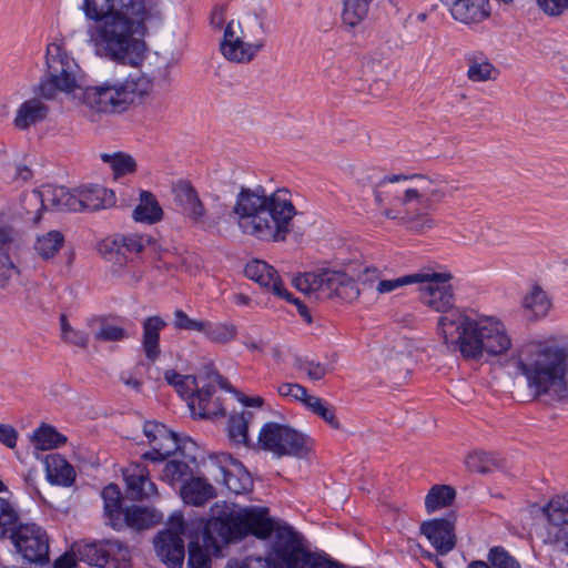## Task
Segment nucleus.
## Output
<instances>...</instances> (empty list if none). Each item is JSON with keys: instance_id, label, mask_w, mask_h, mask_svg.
I'll use <instances>...</instances> for the list:
<instances>
[{"instance_id": "a211bd4d", "label": "nucleus", "mask_w": 568, "mask_h": 568, "mask_svg": "<svg viewBox=\"0 0 568 568\" xmlns=\"http://www.w3.org/2000/svg\"><path fill=\"white\" fill-rule=\"evenodd\" d=\"M215 386L212 382L197 384L195 392L189 397L187 406L193 416L207 418L224 414L220 398L213 397Z\"/></svg>"}, {"instance_id": "3c124183", "label": "nucleus", "mask_w": 568, "mask_h": 568, "mask_svg": "<svg viewBox=\"0 0 568 568\" xmlns=\"http://www.w3.org/2000/svg\"><path fill=\"white\" fill-rule=\"evenodd\" d=\"M410 357L406 353H390L385 365L394 379H405L409 373Z\"/></svg>"}, {"instance_id": "f8f14e48", "label": "nucleus", "mask_w": 568, "mask_h": 568, "mask_svg": "<svg viewBox=\"0 0 568 568\" xmlns=\"http://www.w3.org/2000/svg\"><path fill=\"white\" fill-rule=\"evenodd\" d=\"M184 520L180 514L170 517V526L154 538V549L159 559L168 568H181L185 557Z\"/></svg>"}, {"instance_id": "c756f323", "label": "nucleus", "mask_w": 568, "mask_h": 568, "mask_svg": "<svg viewBox=\"0 0 568 568\" xmlns=\"http://www.w3.org/2000/svg\"><path fill=\"white\" fill-rule=\"evenodd\" d=\"M41 195L43 201L49 202L57 210L81 211L77 191H70L65 186L55 184L43 185Z\"/></svg>"}, {"instance_id": "9d476101", "label": "nucleus", "mask_w": 568, "mask_h": 568, "mask_svg": "<svg viewBox=\"0 0 568 568\" xmlns=\"http://www.w3.org/2000/svg\"><path fill=\"white\" fill-rule=\"evenodd\" d=\"M275 549L284 559L286 568H343L323 556L306 551L297 534L288 526L276 529Z\"/></svg>"}, {"instance_id": "49530a36", "label": "nucleus", "mask_w": 568, "mask_h": 568, "mask_svg": "<svg viewBox=\"0 0 568 568\" xmlns=\"http://www.w3.org/2000/svg\"><path fill=\"white\" fill-rule=\"evenodd\" d=\"M20 281V271L9 254H0V288L13 292Z\"/></svg>"}, {"instance_id": "e433bc0d", "label": "nucleus", "mask_w": 568, "mask_h": 568, "mask_svg": "<svg viewBox=\"0 0 568 568\" xmlns=\"http://www.w3.org/2000/svg\"><path fill=\"white\" fill-rule=\"evenodd\" d=\"M64 235L58 230H51L36 237L33 250L44 261H49L62 248Z\"/></svg>"}, {"instance_id": "de8ad7c7", "label": "nucleus", "mask_w": 568, "mask_h": 568, "mask_svg": "<svg viewBox=\"0 0 568 568\" xmlns=\"http://www.w3.org/2000/svg\"><path fill=\"white\" fill-rule=\"evenodd\" d=\"M313 414L317 415L325 423H327L334 429H341V423L335 414V408L324 402L322 398L312 395L311 398H307V403L305 406Z\"/></svg>"}, {"instance_id": "aec40b11", "label": "nucleus", "mask_w": 568, "mask_h": 568, "mask_svg": "<svg viewBox=\"0 0 568 568\" xmlns=\"http://www.w3.org/2000/svg\"><path fill=\"white\" fill-rule=\"evenodd\" d=\"M20 523L18 503L4 483L0 480V540L7 539Z\"/></svg>"}, {"instance_id": "8fccbe9b", "label": "nucleus", "mask_w": 568, "mask_h": 568, "mask_svg": "<svg viewBox=\"0 0 568 568\" xmlns=\"http://www.w3.org/2000/svg\"><path fill=\"white\" fill-rule=\"evenodd\" d=\"M324 271L316 273H306L303 276L295 278L294 284L295 287L303 292L306 295H311L312 293H321L323 295L326 294V284H324Z\"/></svg>"}, {"instance_id": "b1692460", "label": "nucleus", "mask_w": 568, "mask_h": 568, "mask_svg": "<svg viewBox=\"0 0 568 568\" xmlns=\"http://www.w3.org/2000/svg\"><path fill=\"white\" fill-rule=\"evenodd\" d=\"M49 114V106L40 99L32 98L24 101L17 110L13 124L18 130L29 128L44 121Z\"/></svg>"}, {"instance_id": "052dcab7", "label": "nucleus", "mask_w": 568, "mask_h": 568, "mask_svg": "<svg viewBox=\"0 0 568 568\" xmlns=\"http://www.w3.org/2000/svg\"><path fill=\"white\" fill-rule=\"evenodd\" d=\"M187 566L190 568H211V558L199 542L192 541L189 545Z\"/></svg>"}, {"instance_id": "4be33fe9", "label": "nucleus", "mask_w": 568, "mask_h": 568, "mask_svg": "<svg viewBox=\"0 0 568 568\" xmlns=\"http://www.w3.org/2000/svg\"><path fill=\"white\" fill-rule=\"evenodd\" d=\"M174 201L194 221H201L205 215V209L197 192L186 180H180L173 185Z\"/></svg>"}, {"instance_id": "c03bdc74", "label": "nucleus", "mask_w": 568, "mask_h": 568, "mask_svg": "<svg viewBox=\"0 0 568 568\" xmlns=\"http://www.w3.org/2000/svg\"><path fill=\"white\" fill-rule=\"evenodd\" d=\"M465 465L473 473L488 474L499 468L500 462L491 454L474 452L467 455Z\"/></svg>"}, {"instance_id": "09e8293b", "label": "nucleus", "mask_w": 568, "mask_h": 568, "mask_svg": "<svg viewBox=\"0 0 568 568\" xmlns=\"http://www.w3.org/2000/svg\"><path fill=\"white\" fill-rule=\"evenodd\" d=\"M468 71L467 77L470 81L481 82L491 79L495 70L494 65L486 58H477L476 55L467 57Z\"/></svg>"}, {"instance_id": "6ab92c4d", "label": "nucleus", "mask_w": 568, "mask_h": 568, "mask_svg": "<svg viewBox=\"0 0 568 568\" xmlns=\"http://www.w3.org/2000/svg\"><path fill=\"white\" fill-rule=\"evenodd\" d=\"M444 196L445 192L438 180H418L417 185L405 190L402 202L405 205L415 203L417 206L428 209Z\"/></svg>"}, {"instance_id": "412c9836", "label": "nucleus", "mask_w": 568, "mask_h": 568, "mask_svg": "<svg viewBox=\"0 0 568 568\" xmlns=\"http://www.w3.org/2000/svg\"><path fill=\"white\" fill-rule=\"evenodd\" d=\"M324 284H326L327 296H337L341 300L352 303L359 296V288L355 281L343 272L324 271Z\"/></svg>"}, {"instance_id": "c9c22d12", "label": "nucleus", "mask_w": 568, "mask_h": 568, "mask_svg": "<svg viewBox=\"0 0 568 568\" xmlns=\"http://www.w3.org/2000/svg\"><path fill=\"white\" fill-rule=\"evenodd\" d=\"M204 326L202 334L213 344H230L234 342L239 335V328L232 322L205 321Z\"/></svg>"}, {"instance_id": "ddd939ff", "label": "nucleus", "mask_w": 568, "mask_h": 568, "mask_svg": "<svg viewBox=\"0 0 568 568\" xmlns=\"http://www.w3.org/2000/svg\"><path fill=\"white\" fill-rule=\"evenodd\" d=\"M547 525L542 541L555 551L568 555V493L556 496L544 507Z\"/></svg>"}, {"instance_id": "72a5a7b5", "label": "nucleus", "mask_w": 568, "mask_h": 568, "mask_svg": "<svg viewBox=\"0 0 568 568\" xmlns=\"http://www.w3.org/2000/svg\"><path fill=\"white\" fill-rule=\"evenodd\" d=\"M163 217V210L155 196L149 191L140 193V202L133 210V219L138 222L154 224Z\"/></svg>"}, {"instance_id": "f3484780", "label": "nucleus", "mask_w": 568, "mask_h": 568, "mask_svg": "<svg viewBox=\"0 0 568 568\" xmlns=\"http://www.w3.org/2000/svg\"><path fill=\"white\" fill-rule=\"evenodd\" d=\"M244 273L247 278L256 282L260 286L272 292L275 296L290 298V292L283 287L277 271L266 262L254 260L246 264Z\"/></svg>"}, {"instance_id": "603ef678", "label": "nucleus", "mask_w": 568, "mask_h": 568, "mask_svg": "<svg viewBox=\"0 0 568 568\" xmlns=\"http://www.w3.org/2000/svg\"><path fill=\"white\" fill-rule=\"evenodd\" d=\"M60 324H61V337L65 343L74 345L80 348L88 347L89 341H90L88 333L77 329V328H73L69 324L67 316L64 314H62L60 316Z\"/></svg>"}, {"instance_id": "20e7f679", "label": "nucleus", "mask_w": 568, "mask_h": 568, "mask_svg": "<svg viewBox=\"0 0 568 568\" xmlns=\"http://www.w3.org/2000/svg\"><path fill=\"white\" fill-rule=\"evenodd\" d=\"M515 367L536 398L561 402L568 397L567 346L549 339L527 343L517 352Z\"/></svg>"}, {"instance_id": "774afa93", "label": "nucleus", "mask_w": 568, "mask_h": 568, "mask_svg": "<svg viewBox=\"0 0 568 568\" xmlns=\"http://www.w3.org/2000/svg\"><path fill=\"white\" fill-rule=\"evenodd\" d=\"M197 378L194 375H184L183 382L176 385V392L189 400V397L195 392L197 387Z\"/></svg>"}, {"instance_id": "393cba45", "label": "nucleus", "mask_w": 568, "mask_h": 568, "mask_svg": "<svg viewBox=\"0 0 568 568\" xmlns=\"http://www.w3.org/2000/svg\"><path fill=\"white\" fill-rule=\"evenodd\" d=\"M150 243V237L141 234H116L111 239H106L101 243V251L115 252L120 254H139Z\"/></svg>"}, {"instance_id": "c85d7f7f", "label": "nucleus", "mask_w": 568, "mask_h": 568, "mask_svg": "<svg viewBox=\"0 0 568 568\" xmlns=\"http://www.w3.org/2000/svg\"><path fill=\"white\" fill-rule=\"evenodd\" d=\"M87 326L100 342H120L129 338V332L115 325L108 316H91L87 320Z\"/></svg>"}, {"instance_id": "5fc2aeb1", "label": "nucleus", "mask_w": 568, "mask_h": 568, "mask_svg": "<svg viewBox=\"0 0 568 568\" xmlns=\"http://www.w3.org/2000/svg\"><path fill=\"white\" fill-rule=\"evenodd\" d=\"M419 278L420 276H418V272L390 280L382 277V280L378 281L376 285V292L378 294H388L403 286L416 284L419 281Z\"/></svg>"}, {"instance_id": "dca6fc26", "label": "nucleus", "mask_w": 568, "mask_h": 568, "mask_svg": "<svg viewBox=\"0 0 568 568\" xmlns=\"http://www.w3.org/2000/svg\"><path fill=\"white\" fill-rule=\"evenodd\" d=\"M420 531L439 555L448 554L456 545L455 526L447 518L425 521L420 526Z\"/></svg>"}, {"instance_id": "9b49d317", "label": "nucleus", "mask_w": 568, "mask_h": 568, "mask_svg": "<svg viewBox=\"0 0 568 568\" xmlns=\"http://www.w3.org/2000/svg\"><path fill=\"white\" fill-rule=\"evenodd\" d=\"M16 551L22 558L37 566H44L49 558V537L47 531L33 523H20L8 536Z\"/></svg>"}, {"instance_id": "2eb2a0df", "label": "nucleus", "mask_w": 568, "mask_h": 568, "mask_svg": "<svg viewBox=\"0 0 568 568\" xmlns=\"http://www.w3.org/2000/svg\"><path fill=\"white\" fill-rule=\"evenodd\" d=\"M123 478L128 497L132 500H144L158 497L156 485L150 477V470L141 462L131 463L123 469Z\"/></svg>"}, {"instance_id": "0e129e2a", "label": "nucleus", "mask_w": 568, "mask_h": 568, "mask_svg": "<svg viewBox=\"0 0 568 568\" xmlns=\"http://www.w3.org/2000/svg\"><path fill=\"white\" fill-rule=\"evenodd\" d=\"M403 224L407 225L408 229L417 233H424L435 226L434 220L427 214H420L416 216L405 215Z\"/></svg>"}, {"instance_id": "423d86ee", "label": "nucleus", "mask_w": 568, "mask_h": 568, "mask_svg": "<svg viewBox=\"0 0 568 568\" xmlns=\"http://www.w3.org/2000/svg\"><path fill=\"white\" fill-rule=\"evenodd\" d=\"M151 88L150 79L135 72L123 80H105L83 88L77 102L94 113H122L146 95Z\"/></svg>"}, {"instance_id": "f704fd0d", "label": "nucleus", "mask_w": 568, "mask_h": 568, "mask_svg": "<svg viewBox=\"0 0 568 568\" xmlns=\"http://www.w3.org/2000/svg\"><path fill=\"white\" fill-rule=\"evenodd\" d=\"M102 498L104 501V513L108 517L109 524L114 529H122V515L121 507V491L116 485L110 484L102 490Z\"/></svg>"}, {"instance_id": "4468645a", "label": "nucleus", "mask_w": 568, "mask_h": 568, "mask_svg": "<svg viewBox=\"0 0 568 568\" xmlns=\"http://www.w3.org/2000/svg\"><path fill=\"white\" fill-rule=\"evenodd\" d=\"M244 38L245 33L241 23H235L233 20L230 21L224 29L223 39L220 43L222 55L226 60L236 63L252 61L264 43H248L243 40Z\"/></svg>"}, {"instance_id": "338daca9", "label": "nucleus", "mask_w": 568, "mask_h": 568, "mask_svg": "<svg viewBox=\"0 0 568 568\" xmlns=\"http://www.w3.org/2000/svg\"><path fill=\"white\" fill-rule=\"evenodd\" d=\"M19 434L17 429L9 425L0 423V443L8 448H14Z\"/></svg>"}, {"instance_id": "6e6552de", "label": "nucleus", "mask_w": 568, "mask_h": 568, "mask_svg": "<svg viewBox=\"0 0 568 568\" xmlns=\"http://www.w3.org/2000/svg\"><path fill=\"white\" fill-rule=\"evenodd\" d=\"M258 446L276 457L303 458L312 450L313 440L288 425L270 422L260 430Z\"/></svg>"}, {"instance_id": "a19ab883", "label": "nucleus", "mask_w": 568, "mask_h": 568, "mask_svg": "<svg viewBox=\"0 0 568 568\" xmlns=\"http://www.w3.org/2000/svg\"><path fill=\"white\" fill-rule=\"evenodd\" d=\"M374 0H344L343 1V22L349 27L358 26L368 14L371 4Z\"/></svg>"}, {"instance_id": "864d4df0", "label": "nucleus", "mask_w": 568, "mask_h": 568, "mask_svg": "<svg viewBox=\"0 0 568 568\" xmlns=\"http://www.w3.org/2000/svg\"><path fill=\"white\" fill-rule=\"evenodd\" d=\"M465 234L462 235L466 244L470 243H486L487 232L490 230V225L485 221H471L464 227Z\"/></svg>"}, {"instance_id": "0eeeda50", "label": "nucleus", "mask_w": 568, "mask_h": 568, "mask_svg": "<svg viewBox=\"0 0 568 568\" xmlns=\"http://www.w3.org/2000/svg\"><path fill=\"white\" fill-rule=\"evenodd\" d=\"M78 64L62 47L50 43L47 48V71L37 87V92L47 100L63 92L78 101L79 91L83 90L78 82Z\"/></svg>"}, {"instance_id": "f257e3e1", "label": "nucleus", "mask_w": 568, "mask_h": 568, "mask_svg": "<svg viewBox=\"0 0 568 568\" xmlns=\"http://www.w3.org/2000/svg\"><path fill=\"white\" fill-rule=\"evenodd\" d=\"M422 303L440 313L437 333L448 349L458 351L465 359L479 361L484 355L499 356L511 348V338L501 321L491 316L471 318L455 306L450 273L432 270L418 272Z\"/></svg>"}, {"instance_id": "39448f33", "label": "nucleus", "mask_w": 568, "mask_h": 568, "mask_svg": "<svg viewBox=\"0 0 568 568\" xmlns=\"http://www.w3.org/2000/svg\"><path fill=\"white\" fill-rule=\"evenodd\" d=\"M281 527L268 516L265 507H245L224 517L211 519L205 526L204 541L215 549L224 544L254 535L264 539L272 535V551L265 558L247 557L239 566L227 568H286L282 556L275 549V531Z\"/></svg>"}, {"instance_id": "69168bd1", "label": "nucleus", "mask_w": 568, "mask_h": 568, "mask_svg": "<svg viewBox=\"0 0 568 568\" xmlns=\"http://www.w3.org/2000/svg\"><path fill=\"white\" fill-rule=\"evenodd\" d=\"M540 9L549 16H559L568 7V0H537Z\"/></svg>"}, {"instance_id": "ea45409f", "label": "nucleus", "mask_w": 568, "mask_h": 568, "mask_svg": "<svg viewBox=\"0 0 568 568\" xmlns=\"http://www.w3.org/2000/svg\"><path fill=\"white\" fill-rule=\"evenodd\" d=\"M456 497V491L448 485L433 486L425 497V507L428 514L452 505Z\"/></svg>"}, {"instance_id": "7ed1b4c3", "label": "nucleus", "mask_w": 568, "mask_h": 568, "mask_svg": "<svg viewBox=\"0 0 568 568\" xmlns=\"http://www.w3.org/2000/svg\"><path fill=\"white\" fill-rule=\"evenodd\" d=\"M233 213L244 234L261 241L280 242L290 233L296 211L286 189H278L271 194L260 189H242Z\"/></svg>"}, {"instance_id": "473e14b6", "label": "nucleus", "mask_w": 568, "mask_h": 568, "mask_svg": "<svg viewBox=\"0 0 568 568\" xmlns=\"http://www.w3.org/2000/svg\"><path fill=\"white\" fill-rule=\"evenodd\" d=\"M523 308L526 316L540 318L548 314L551 302L539 285H532L523 298Z\"/></svg>"}, {"instance_id": "37998d69", "label": "nucleus", "mask_w": 568, "mask_h": 568, "mask_svg": "<svg viewBox=\"0 0 568 568\" xmlns=\"http://www.w3.org/2000/svg\"><path fill=\"white\" fill-rule=\"evenodd\" d=\"M101 159L104 163H109L113 170L114 178L131 175L136 173L135 160L126 153L116 152L114 154H101Z\"/></svg>"}, {"instance_id": "79ce46f5", "label": "nucleus", "mask_w": 568, "mask_h": 568, "mask_svg": "<svg viewBox=\"0 0 568 568\" xmlns=\"http://www.w3.org/2000/svg\"><path fill=\"white\" fill-rule=\"evenodd\" d=\"M234 470L221 469L224 485L234 494H242L250 490L252 487L251 476L243 470L239 464H234Z\"/></svg>"}, {"instance_id": "7c9ffc66", "label": "nucleus", "mask_w": 568, "mask_h": 568, "mask_svg": "<svg viewBox=\"0 0 568 568\" xmlns=\"http://www.w3.org/2000/svg\"><path fill=\"white\" fill-rule=\"evenodd\" d=\"M45 468L47 477L52 484L68 487L75 478L73 467L58 454L47 456Z\"/></svg>"}, {"instance_id": "bf43d9fd", "label": "nucleus", "mask_w": 568, "mask_h": 568, "mask_svg": "<svg viewBox=\"0 0 568 568\" xmlns=\"http://www.w3.org/2000/svg\"><path fill=\"white\" fill-rule=\"evenodd\" d=\"M205 321L191 318L184 311L174 312L173 324L176 329L202 333Z\"/></svg>"}, {"instance_id": "680f3d73", "label": "nucleus", "mask_w": 568, "mask_h": 568, "mask_svg": "<svg viewBox=\"0 0 568 568\" xmlns=\"http://www.w3.org/2000/svg\"><path fill=\"white\" fill-rule=\"evenodd\" d=\"M488 560L495 568H520L519 562L501 548H493L489 551Z\"/></svg>"}, {"instance_id": "6e6d98bb", "label": "nucleus", "mask_w": 568, "mask_h": 568, "mask_svg": "<svg viewBox=\"0 0 568 568\" xmlns=\"http://www.w3.org/2000/svg\"><path fill=\"white\" fill-rule=\"evenodd\" d=\"M276 390L281 397L300 402L304 406H306L307 398L312 397L307 389L297 383H282L276 387Z\"/></svg>"}, {"instance_id": "bb28decb", "label": "nucleus", "mask_w": 568, "mask_h": 568, "mask_svg": "<svg viewBox=\"0 0 568 568\" xmlns=\"http://www.w3.org/2000/svg\"><path fill=\"white\" fill-rule=\"evenodd\" d=\"M166 322L160 316L146 317L142 323V347L149 361L154 362L161 354L160 332Z\"/></svg>"}, {"instance_id": "4c0bfd02", "label": "nucleus", "mask_w": 568, "mask_h": 568, "mask_svg": "<svg viewBox=\"0 0 568 568\" xmlns=\"http://www.w3.org/2000/svg\"><path fill=\"white\" fill-rule=\"evenodd\" d=\"M253 419V413L250 410H243L242 413H235L230 416L229 419V437L236 445H247L248 443V424Z\"/></svg>"}, {"instance_id": "4d7b16f0", "label": "nucleus", "mask_w": 568, "mask_h": 568, "mask_svg": "<svg viewBox=\"0 0 568 568\" xmlns=\"http://www.w3.org/2000/svg\"><path fill=\"white\" fill-rule=\"evenodd\" d=\"M293 366L297 371L304 372L312 381H320L328 373L326 365L300 357L294 361Z\"/></svg>"}, {"instance_id": "a878e982", "label": "nucleus", "mask_w": 568, "mask_h": 568, "mask_svg": "<svg viewBox=\"0 0 568 568\" xmlns=\"http://www.w3.org/2000/svg\"><path fill=\"white\" fill-rule=\"evenodd\" d=\"M452 17L462 23H479L489 16L485 0H456L448 8Z\"/></svg>"}, {"instance_id": "13d9d810", "label": "nucleus", "mask_w": 568, "mask_h": 568, "mask_svg": "<svg viewBox=\"0 0 568 568\" xmlns=\"http://www.w3.org/2000/svg\"><path fill=\"white\" fill-rule=\"evenodd\" d=\"M244 24L251 36L265 34L268 30L266 26V10L258 9L247 13L244 18Z\"/></svg>"}, {"instance_id": "a18cd8bd", "label": "nucleus", "mask_w": 568, "mask_h": 568, "mask_svg": "<svg viewBox=\"0 0 568 568\" xmlns=\"http://www.w3.org/2000/svg\"><path fill=\"white\" fill-rule=\"evenodd\" d=\"M184 459H172L168 462L162 470L161 478L170 485H174L179 481L184 480L187 476L192 474V469L190 467L189 462H192L190 458L183 456Z\"/></svg>"}, {"instance_id": "e2e57ef3", "label": "nucleus", "mask_w": 568, "mask_h": 568, "mask_svg": "<svg viewBox=\"0 0 568 568\" xmlns=\"http://www.w3.org/2000/svg\"><path fill=\"white\" fill-rule=\"evenodd\" d=\"M18 246V233L11 226H0V254L4 253L10 255Z\"/></svg>"}, {"instance_id": "cd10ccee", "label": "nucleus", "mask_w": 568, "mask_h": 568, "mask_svg": "<svg viewBox=\"0 0 568 568\" xmlns=\"http://www.w3.org/2000/svg\"><path fill=\"white\" fill-rule=\"evenodd\" d=\"M180 494L185 504L196 507L203 506L216 495L214 487L201 477H192L186 480L182 485Z\"/></svg>"}, {"instance_id": "f03ea898", "label": "nucleus", "mask_w": 568, "mask_h": 568, "mask_svg": "<svg viewBox=\"0 0 568 568\" xmlns=\"http://www.w3.org/2000/svg\"><path fill=\"white\" fill-rule=\"evenodd\" d=\"M82 10L98 22L90 34L100 55L130 67L142 63L145 22L152 14L144 0H84Z\"/></svg>"}, {"instance_id": "2f4dec72", "label": "nucleus", "mask_w": 568, "mask_h": 568, "mask_svg": "<svg viewBox=\"0 0 568 568\" xmlns=\"http://www.w3.org/2000/svg\"><path fill=\"white\" fill-rule=\"evenodd\" d=\"M161 520L162 515L160 513L139 506L124 509L122 515L123 528L131 527L136 530L148 529Z\"/></svg>"}, {"instance_id": "58836bf2", "label": "nucleus", "mask_w": 568, "mask_h": 568, "mask_svg": "<svg viewBox=\"0 0 568 568\" xmlns=\"http://www.w3.org/2000/svg\"><path fill=\"white\" fill-rule=\"evenodd\" d=\"M31 442L37 449L49 450L64 444L67 438L58 433L54 427L43 424L33 432Z\"/></svg>"}, {"instance_id": "1a4fd4ad", "label": "nucleus", "mask_w": 568, "mask_h": 568, "mask_svg": "<svg viewBox=\"0 0 568 568\" xmlns=\"http://www.w3.org/2000/svg\"><path fill=\"white\" fill-rule=\"evenodd\" d=\"M143 433L148 439L150 452L142 455V459L160 463L170 455L179 453L191 460H195L196 444L190 439H180L178 435L170 430L164 424L155 420H148L143 425Z\"/></svg>"}, {"instance_id": "5701e85b", "label": "nucleus", "mask_w": 568, "mask_h": 568, "mask_svg": "<svg viewBox=\"0 0 568 568\" xmlns=\"http://www.w3.org/2000/svg\"><path fill=\"white\" fill-rule=\"evenodd\" d=\"M77 193L81 211H98L112 206L115 203L114 192L100 184L91 183L83 185Z\"/></svg>"}]
</instances>
